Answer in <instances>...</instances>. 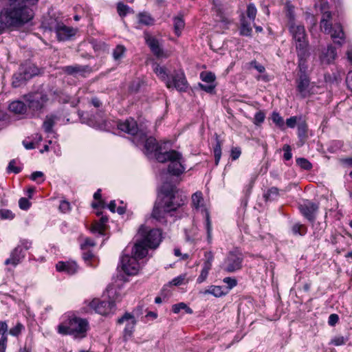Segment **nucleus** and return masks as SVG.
I'll use <instances>...</instances> for the list:
<instances>
[{
  "instance_id": "3c124183",
  "label": "nucleus",
  "mask_w": 352,
  "mask_h": 352,
  "mask_svg": "<svg viewBox=\"0 0 352 352\" xmlns=\"http://www.w3.org/2000/svg\"><path fill=\"white\" fill-rule=\"evenodd\" d=\"M199 87L203 91L209 94H212L214 92L216 85L212 83H210V85H203L201 83H199Z\"/></svg>"
},
{
  "instance_id": "cd10ccee",
  "label": "nucleus",
  "mask_w": 352,
  "mask_h": 352,
  "mask_svg": "<svg viewBox=\"0 0 352 352\" xmlns=\"http://www.w3.org/2000/svg\"><path fill=\"white\" fill-rule=\"evenodd\" d=\"M9 109L15 114H23L27 109L26 105L21 101H13L9 104Z\"/></svg>"
},
{
  "instance_id": "79ce46f5",
  "label": "nucleus",
  "mask_w": 352,
  "mask_h": 352,
  "mask_svg": "<svg viewBox=\"0 0 352 352\" xmlns=\"http://www.w3.org/2000/svg\"><path fill=\"white\" fill-rule=\"evenodd\" d=\"M117 10L120 16H124L131 11V8L123 3L119 2L117 4Z\"/></svg>"
},
{
  "instance_id": "9b49d317",
  "label": "nucleus",
  "mask_w": 352,
  "mask_h": 352,
  "mask_svg": "<svg viewBox=\"0 0 352 352\" xmlns=\"http://www.w3.org/2000/svg\"><path fill=\"white\" fill-rule=\"evenodd\" d=\"M31 247V241L25 239H21L19 244L11 252L10 258L5 261L4 264L16 267L24 259L25 256V251L28 250Z\"/></svg>"
},
{
  "instance_id": "6e6552de",
  "label": "nucleus",
  "mask_w": 352,
  "mask_h": 352,
  "mask_svg": "<svg viewBox=\"0 0 352 352\" xmlns=\"http://www.w3.org/2000/svg\"><path fill=\"white\" fill-rule=\"evenodd\" d=\"M243 260V253L236 248L227 254L221 267L223 271L227 273H234L241 270Z\"/></svg>"
},
{
  "instance_id": "de8ad7c7",
  "label": "nucleus",
  "mask_w": 352,
  "mask_h": 352,
  "mask_svg": "<svg viewBox=\"0 0 352 352\" xmlns=\"http://www.w3.org/2000/svg\"><path fill=\"white\" fill-rule=\"evenodd\" d=\"M16 162L15 160H12L10 162L7 168V170L8 173H14L15 174H17L21 172V168L16 166Z\"/></svg>"
},
{
  "instance_id": "f03ea898",
  "label": "nucleus",
  "mask_w": 352,
  "mask_h": 352,
  "mask_svg": "<svg viewBox=\"0 0 352 352\" xmlns=\"http://www.w3.org/2000/svg\"><path fill=\"white\" fill-rule=\"evenodd\" d=\"M186 198L179 195L176 186L164 183L160 188L157 200L155 201L151 214L152 218L158 221L164 219L167 212L176 210L184 204Z\"/></svg>"
},
{
  "instance_id": "49530a36",
  "label": "nucleus",
  "mask_w": 352,
  "mask_h": 352,
  "mask_svg": "<svg viewBox=\"0 0 352 352\" xmlns=\"http://www.w3.org/2000/svg\"><path fill=\"white\" fill-rule=\"evenodd\" d=\"M272 120L278 126L282 127L284 125L283 118L277 112H273L272 114Z\"/></svg>"
},
{
  "instance_id": "338daca9",
  "label": "nucleus",
  "mask_w": 352,
  "mask_h": 352,
  "mask_svg": "<svg viewBox=\"0 0 352 352\" xmlns=\"http://www.w3.org/2000/svg\"><path fill=\"white\" fill-rule=\"evenodd\" d=\"M8 337H1L0 339V352H6Z\"/></svg>"
},
{
  "instance_id": "1a4fd4ad",
  "label": "nucleus",
  "mask_w": 352,
  "mask_h": 352,
  "mask_svg": "<svg viewBox=\"0 0 352 352\" xmlns=\"http://www.w3.org/2000/svg\"><path fill=\"white\" fill-rule=\"evenodd\" d=\"M289 31L295 41L296 51H300L301 56L305 54V50H308L309 43L304 25L292 23L288 26Z\"/></svg>"
},
{
  "instance_id": "e433bc0d",
  "label": "nucleus",
  "mask_w": 352,
  "mask_h": 352,
  "mask_svg": "<svg viewBox=\"0 0 352 352\" xmlns=\"http://www.w3.org/2000/svg\"><path fill=\"white\" fill-rule=\"evenodd\" d=\"M246 13L249 20L252 22H254L256 16L257 10L253 3H250L248 5Z\"/></svg>"
},
{
  "instance_id": "bf43d9fd",
  "label": "nucleus",
  "mask_w": 352,
  "mask_h": 352,
  "mask_svg": "<svg viewBox=\"0 0 352 352\" xmlns=\"http://www.w3.org/2000/svg\"><path fill=\"white\" fill-rule=\"evenodd\" d=\"M241 154V151L240 148H239V147L232 148L231 150L230 157L232 160H236L240 157Z\"/></svg>"
},
{
  "instance_id": "58836bf2",
  "label": "nucleus",
  "mask_w": 352,
  "mask_h": 352,
  "mask_svg": "<svg viewBox=\"0 0 352 352\" xmlns=\"http://www.w3.org/2000/svg\"><path fill=\"white\" fill-rule=\"evenodd\" d=\"M203 201L202 193L201 192H196L192 195V204L195 208H199L200 204Z\"/></svg>"
},
{
  "instance_id": "412c9836",
  "label": "nucleus",
  "mask_w": 352,
  "mask_h": 352,
  "mask_svg": "<svg viewBox=\"0 0 352 352\" xmlns=\"http://www.w3.org/2000/svg\"><path fill=\"white\" fill-rule=\"evenodd\" d=\"M336 49L332 45H328L327 49L322 50L321 54L320 55V60L322 64H331L336 60Z\"/></svg>"
},
{
  "instance_id": "c03bdc74",
  "label": "nucleus",
  "mask_w": 352,
  "mask_h": 352,
  "mask_svg": "<svg viewBox=\"0 0 352 352\" xmlns=\"http://www.w3.org/2000/svg\"><path fill=\"white\" fill-rule=\"evenodd\" d=\"M214 155L215 160V164H218L221 156V143L218 138H217V144L215 147L214 148Z\"/></svg>"
},
{
  "instance_id": "7c9ffc66",
  "label": "nucleus",
  "mask_w": 352,
  "mask_h": 352,
  "mask_svg": "<svg viewBox=\"0 0 352 352\" xmlns=\"http://www.w3.org/2000/svg\"><path fill=\"white\" fill-rule=\"evenodd\" d=\"M204 294H210L215 297H221L226 295V292L223 291V288L221 286L211 285L208 289L203 292Z\"/></svg>"
},
{
  "instance_id": "4468645a",
  "label": "nucleus",
  "mask_w": 352,
  "mask_h": 352,
  "mask_svg": "<svg viewBox=\"0 0 352 352\" xmlns=\"http://www.w3.org/2000/svg\"><path fill=\"white\" fill-rule=\"evenodd\" d=\"M89 306L96 313L103 316L113 313L116 310V305L113 301L94 299L90 302Z\"/></svg>"
},
{
  "instance_id": "a18cd8bd",
  "label": "nucleus",
  "mask_w": 352,
  "mask_h": 352,
  "mask_svg": "<svg viewBox=\"0 0 352 352\" xmlns=\"http://www.w3.org/2000/svg\"><path fill=\"white\" fill-rule=\"evenodd\" d=\"M265 118V113L262 111H259L255 113L253 122L256 125H260L261 123L264 122Z\"/></svg>"
},
{
  "instance_id": "680f3d73",
  "label": "nucleus",
  "mask_w": 352,
  "mask_h": 352,
  "mask_svg": "<svg viewBox=\"0 0 352 352\" xmlns=\"http://www.w3.org/2000/svg\"><path fill=\"white\" fill-rule=\"evenodd\" d=\"M184 307H186V304H185L184 302H179L173 305L172 311L175 314H178L180 311V310L184 309Z\"/></svg>"
},
{
  "instance_id": "39448f33",
  "label": "nucleus",
  "mask_w": 352,
  "mask_h": 352,
  "mask_svg": "<svg viewBox=\"0 0 352 352\" xmlns=\"http://www.w3.org/2000/svg\"><path fill=\"white\" fill-rule=\"evenodd\" d=\"M154 72L157 76L165 82L167 88H175L180 92L186 91L188 87V83L182 71L174 70L170 75H168L165 67L157 65L155 67Z\"/></svg>"
},
{
  "instance_id": "b1692460",
  "label": "nucleus",
  "mask_w": 352,
  "mask_h": 352,
  "mask_svg": "<svg viewBox=\"0 0 352 352\" xmlns=\"http://www.w3.org/2000/svg\"><path fill=\"white\" fill-rule=\"evenodd\" d=\"M58 120V117L55 114L47 115L43 123L44 131L47 133H54L53 127Z\"/></svg>"
},
{
  "instance_id": "0e129e2a",
  "label": "nucleus",
  "mask_w": 352,
  "mask_h": 352,
  "mask_svg": "<svg viewBox=\"0 0 352 352\" xmlns=\"http://www.w3.org/2000/svg\"><path fill=\"white\" fill-rule=\"evenodd\" d=\"M297 120L298 118L296 116H292L286 120V124L289 128H294L296 124Z\"/></svg>"
},
{
  "instance_id": "f704fd0d",
  "label": "nucleus",
  "mask_w": 352,
  "mask_h": 352,
  "mask_svg": "<svg viewBox=\"0 0 352 352\" xmlns=\"http://www.w3.org/2000/svg\"><path fill=\"white\" fill-rule=\"evenodd\" d=\"M292 232L294 235L304 236L307 232V228L303 224L296 223L292 226Z\"/></svg>"
},
{
  "instance_id": "13d9d810",
  "label": "nucleus",
  "mask_w": 352,
  "mask_h": 352,
  "mask_svg": "<svg viewBox=\"0 0 352 352\" xmlns=\"http://www.w3.org/2000/svg\"><path fill=\"white\" fill-rule=\"evenodd\" d=\"M59 210L62 212H67L70 210V204L67 201L63 200L59 205Z\"/></svg>"
},
{
  "instance_id": "2f4dec72",
  "label": "nucleus",
  "mask_w": 352,
  "mask_h": 352,
  "mask_svg": "<svg viewBox=\"0 0 352 352\" xmlns=\"http://www.w3.org/2000/svg\"><path fill=\"white\" fill-rule=\"evenodd\" d=\"M285 14L288 19V26H289V25L295 23L294 6H292L290 3L287 2L285 5Z\"/></svg>"
},
{
  "instance_id": "0eeeda50",
  "label": "nucleus",
  "mask_w": 352,
  "mask_h": 352,
  "mask_svg": "<svg viewBox=\"0 0 352 352\" xmlns=\"http://www.w3.org/2000/svg\"><path fill=\"white\" fill-rule=\"evenodd\" d=\"M88 322L86 319L73 317L65 323L58 326V332L63 335H72L76 339H82L87 335Z\"/></svg>"
},
{
  "instance_id": "2eb2a0df",
  "label": "nucleus",
  "mask_w": 352,
  "mask_h": 352,
  "mask_svg": "<svg viewBox=\"0 0 352 352\" xmlns=\"http://www.w3.org/2000/svg\"><path fill=\"white\" fill-rule=\"evenodd\" d=\"M299 210L301 214L313 223V227H314L315 225L314 223L318 210V205L312 201L306 200L299 205Z\"/></svg>"
},
{
  "instance_id": "603ef678",
  "label": "nucleus",
  "mask_w": 352,
  "mask_h": 352,
  "mask_svg": "<svg viewBox=\"0 0 352 352\" xmlns=\"http://www.w3.org/2000/svg\"><path fill=\"white\" fill-rule=\"evenodd\" d=\"M30 202L28 201V199L25 198V197H21L19 200V208L22 210H28L30 207Z\"/></svg>"
},
{
  "instance_id": "ddd939ff",
  "label": "nucleus",
  "mask_w": 352,
  "mask_h": 352,
  "mask_svg": "<svg viewBox=\"0 0 352 352\" xmlns=\"http://www.w3.org/2000/svg\"><path fill=\"white\" fill-rule=\"evenodd\" d=\"M25 98L29 109L33 112L40 111L48 100L47 96L41 92L29 94Z\"/></svg>"
},
{
  "instance_id": "864d4df0",
  "label": "nucleus",
  "mask_w": 352,
  "mask_h": 352,
  "mask_svg": "<svg viewBox=\"0 0 352 352\" xmlns=\"http://www.w3.org/2000/svg\"><path fill=\"white\" fill-rule=\"evenodd\" d=\"M283 149L284 151V155H283L284 159L287 161L291 160L292 157V149H291L290 146L288 144H285V145H284Z\"/></svg>"
},
{
  "instance_id": "e2e57ef3",
  "label": "nucleus",
  "mask_w": 352,
  "mask_h": 352,
  "mask_svg": "<svg viewBox=\"0 0 352 352\" xmlns=\"http://www.w3.org/2000/svg\"><path fill=\"white\" fill-rule=\"evenodd\" d=\"M339 320V317L336 314H332L329 316L328 324L333 327Z\"/></svg>"
},
{
  "instance_id": "a878e982",
  "label": "nucleus",
  "mask_w": 352,
  "mask_h": 352,
  "mask_svg": "<svg viewBox=\"0 0 352 352\" xmlns=\"http://www.w3.org/2000/svg\"><path fill=\"white\" fill-rule=\"evenodd\" d=\"M89 66L85 65H69L65 66L63 68V71L69 75H75L77 74H82L89 70Z\"/></svg>"
},
{
  "instance_id": "f257e3e1",
  "label": "nucleus",
  "mask_w": 352,
  "mask_h": 352,
  "mask_svg": "<svg viewBox=\"0 0 352 352\" xmlns=\"http://www.w3.org/2000/svg\"><path fill=\"white\" fill-rule=\"evenodd\" d=\"M148 131L144 139L139 138L135 144H144V153L146 155L154 154L157 162L160 163L169 162L168 166V173L174 176H179L186 170L184 164V160L181 153L175 150L162 151V145L156 141L153 137H147Z\"/></svg>"
},
{
  "instance_id": "6e6d98bb",
  "label": "nucleus",
  "mask_w": 352,
  "mask_h": 352,
  "mask_svg": "<svg viewBox=\"0 0 352 352\" xmlns=\"http://www.w3.org/2000/svg\"><path fill=\"white\" fill-rule=\"evenodd\" d=\"M346 342V339L344 338L343 336H338L332 339L331 341V344L335 346H340L344 344Z\"/></svg>"
},
{
  "instance_id": "9d476101",
  "label": "nucleus",
  "mask_w": 352,
  "mask_h": 352,
  "mask_svg": "<svg viewBox=\"0 0 352 352\" xmlns=\"http://www.w3.org/2000/svg\"><path fill=\"white\" fill-rule=\"evenodd\" d=\"M144 257L145 256H138L135 252V246H133L131 250V256L124 254L122 256L120 267L126 275H135L138 274L140 267L138 260Z\"/></svg>"
},
{
  "instance_id": "c85d7f7f",
  "label": "nucleus",
  "mask_w": 352,
  "mask_h": 352,
  "mask_svg": "<svg viewBox=\"0 0 352 352\" xmlns=\"http://www.w3.org/2000/svg\"><path fill=\"white\" fill-rule=\"evenodd\" d=\"M298 58V68L300 74H307V65L306 64V58L309 56L308 50H305V54L301 56L300 51L297 52Z\"/></svg>"
},
{
  "instance_id": "6ab92c4d",
  "label": "nucleus",
  "mask_w": 352,
  "mask_h": 352,
  "mask_svg": "<svg viewBox=\"0 0 352 352\" xmlns=\"http://www.w3.org/2000/svg\"><path fill=\"white\" fill-rule=\"evenodd\" d=\"M206 261L204 263L203 268L201 271V274L197 279L198 283H201L206 280L208 277L209 271L212 267V263L214 260V255L212 252H208L205 253Z\"/></svg>"
},
{
  "instance_id": "ea45409f",
  "label": "nucleus",
  "mask_w": 352,
  "mask_h": 352,
  "mask_svg": "<svg viewBox=\"0 0 352 352\" xmlns=\"http://www.w3.org/2000/svg\"><path fill=\"white\" fill-rule=\"evenodd\" d=\"M296 164L298 165L301 168L309 170L311 169L312 165L304 157H299L296 159Z\"/></svg>"
},
{
  "instance_id": "37998d69",
  "label": "nucleus",
  "mask_w": 352,
  "mask_h": 352,
  "mask_svg": "<svg viewBox=\"0 0 352 352\" xmlns=\"http://www.w3.org/2000/svg\"><path fill=\"white\" fill-rule=\"evenodd\" d=\"M206 228L207 231V239L208 243H211L212 241V225L210 219L209 214H206Z\"/></svg>"
},
{
  "instance_id": "5701e85b",
  "label": "nucleus",
  "mask_w": 352,
  "mask_h": 352,
  "mask_svg": "<svg viewBox=\"0 0 352 352\" xmlns=\"http://www.w3.org/2000/svg\"><path fill=\"white\" fill-rule=\"evenodd\" d=\"M251 22L249 21L245 16L244 14H241L240 16V27H239V34L243 36H252V28L251 26Z\"/></svg>"
},
{
  "instance_id": "7ed1b4c3",
  "label": "nucleus",
  "mask_w": 352,
  "mask_h": 352,
  "mask_svg": "<svg viewBox=\"0 0 352 352\" xmlns=\"http://www.w3.org/2000/svg\"><path fill=\"white\" fill-rule=\"evenodd\" d=\"M38 0H10L1 11L0 16L8 28H19L28 23L34 16L30 6Z\"/></svg>"
},
{
  "instance_id": "69168bd1",
  "label": "nucleus",
  "mask_w": 352,
  "mask_h": 352,
  "mask_svg": "<svg viewBox=\"0 0 352 352\" xmlns=\"http://www.w3.org/2000/svg\"><path fill=\"white\" fill-rule=\"evenodd\" d=\"M307 126L305 124H301L298 126V134L300 138H303L306 135Z\"/></svg>"
},
{
  "instance_id": "774afa93",
  "label": "nucleus",
  "mask_w": 352,
  "mask_h": 352,
  "mask_svg": "<svg viewBox=\"0 0 352 352\" xmlns=\"http://www.w3.org/2000/svg\"><path fill=\"white\" fill-rule=\"evenodd\" d=\"M346 83L349 89L352 91V71L348 73L346 78Z\"/></svg>"
},
{
  "instance_id": "8fccbe9b",
  "label": "nucleus",
  "mask_w": 352,
  "mask_h": 352,
  "mask_svg": "<svg viewBox=\"0 0 352 352\" xmlns=\"http://www.w3.org/2000/svg\"><path fill=\"white\" fill-rule=\"evenodd\" d=\"M14 217V214L12 212V211L7 209L0 210V218L1 219H12Z\"/></svg>"
},
{
  "instance_id": "4c0bfd02",
  "label": "nucleus",
  "mask_w": 352,
  "mask_h": 352,
  "mask_svg": "<svg viewBox=\"0 0 352 352\" xmlns=\"http://www.w3.org/2000/svg\"><path fill=\"white\" fill-rule=\"evenodd\" d=\"M200 78L204 82L213 84L216 77L215 75L210 72H203L200 74Z\"/></svg>"
},
{
  "instance_id": "c9c22d12",
  "label": "nucleus",
  "mask_w": 352,
  "mask_h": 352,
  "mask_svg": "<svg viewBox=\"0 0 352 352\" xmlns=\"http://www.w3.org/2000/svg\"><path fill=\"white\" fill-rule=\"evenodd\" d=\"M126 48L124 45H118L113 51V57L115 60H120L124 55Z\"/></svg>"
},
{
  "instance_id": "a211bd4d",
  "label": "nucleus",
  "mask_w": 352,
  "mask_h": 352,
  "mask_svg": "<svg viewBox=\"0 0 352 352\" xmlns=\"http://www.w3.org/2000/svg\"><path fill=\"white\" fill-rule=\"evenodd\" d=\"M310 80L307 74H302L299 76L297 80L296 89L300 94V97L305 98L310 94Z\"/></svg>"
},
{
  "instance_id": "473e14b6",
  "label": "nucleus",
  "mask_w": 352,
  "mask_h": 352,
  "mask_svg": "<svg viewBox=\"0 0 352 352\" xmlns=\"http://www.w3.org/2000/svg\"><path fill=\"white\" fill-rule=\"evenodd\" d=\"M278 195V189L276 187H272L263 194V197L266 201H271L276 199Z\"/></svg>"
},
{
  "instance_id": "a19ab883",
  "label": "nucleus",
  "mask_w": 352,
  "mask_h": 352,
  "mask_svg": "<svg viewBox=\"0 0 352 352\" xmlns=\"http://www.w3.org/2000/svg\"><path fill=\"white\" fill-rule=\"evenodd\" d=\"M19 72L21 74H31V78L36 74L37 69L32 67L30 65H22L20 69Z\"/></svg>"
},
{
  "instance_id": "052dcab7",
  "label": "nucleus",
  "mask_w": 352,
  "mask_h": 352,
  "mask_svg": "<svg viewBox=\"0 0 352 352\" xmlns=\"http://www.w3.org/2000/svg\"><path fill=\"white\" fill-rule=\"evenodd\" d=\"M8 329V326L6 322L1 321L0 322V334H1V337H8L7 331Z\"/></svg>"
},
{
  "instance_id": "4be33fe9",
  "label": "nucleus",
  "mask_w": 352,
  "mask_h": 352,
  "mask_svg": "<svg viewBox=\"0 0 352 352\" xmlns=\"http://www.w3.org/2000/svg\"><path fill=\"white\" fill-rule=\"evenodd\" d=\"M56 268L58 272H64L69 275H72L77 272L78 265L74 261H59L56 265Z\"/></svg>"
},
{
  "instance_id": "f8f14e48",
  "label": "nucleus",
  "mask_w": 352,
  "mask_h": 352,
  "mask_svg": "<svg viewBox=\"0 0 352 352\" xmlns=\"http://www.w3.org/2000/svg\"><path fill=\"white\" fill-rule=\"evenodd\" d=\"M118 128L120 131L133 135V142L134 143L139 138L141 139H144L146 133V129L144 128L139 127L137 122L131 118H128L123 122H120L118 124Z\"/></svg>"
},
{
  "instance_id": "4d7b16f0",
  "label": "nucleus",
  "mask_w": 352,
  "mask_h": 352,
  "mask_svg": "<svg viewBox=\"0 0 352 352\" xmlns=\"http://www.w3.org/2000/svg\"><path fill=\"white\" fill-rule=\"evenodd\" d=\"M38 178L41 179V182H38V183H41L44 181V174L41 171H35L33 172L30 176V179L32 181H36Z\"/></svg>"
},
{
  "instance_id": "393cba45",
  "label": "nucleus",
  "mask_w": 352,
  "mask_h": 352,
  "mask_svg": "<svg viewBox=\"0 0 352 352\" xmlns=\"http://www.w3.org/2000/svg\"><path fill=\"white\" fill-rule=\"evenodd\" d=\"M108 222L107 217L102 216L99 221L95 222L91 228V232L94 233H98L100 235H104V231L107 228V223Z\"/></svg>"
},
{
  "instance_id": "20e7f679",
  "label": "nucleus",
  "mask_w": 352,
  "mask_h": 352,
  "mask_svg": "<svg viewBox=\"0 0 352 352\" xmlns=\"http://www.w3.org/2000/svg\"><path fill=\"white\" fill-rule=\"evenodd\" d=\"M162 241V232L159 229L150 228L142 225L138 232L135 252L138 256H146L148 249H155Z\"/></svg>"
},
{
  "instance_id": "bb28decb",
  "label": "nucleus",
  "mask_w": 352,
  "mask_h": 352,
  "mask_svg": "<svg viewBox=\"0 0 352 352\" xmlns=\"http://www.w3.org/2000/svg\"><path fill=\"white\" fill-rule=\"evenodd\" d=\"M31 78V74H21L19 71L13 76L12 85L14 87H19Z\"/></svg>"
},
{
  "instance_id": "f3484780",
  "label": "nucleus",
  "mask_w": 352,
  "mask_h": 352,
  "mask_svg": "<svg viewBox=\"0 0 352 352\" xmlns=\"http://www.w3.org/2000/svg\"><path fill=\"white\" fill-rule=\"evenodd\" d=\"M55 30L58 40L60 41H65L70 39L76 34L77 32L76 29L68 27L63 23L57 24Z\"/></svg>"
},
{
  "instance_id": "aec40b11",
  "label": "nucleus",
  "mask_w": 352,
  "mask_h": 352,
  "mask_svg": "<svg viewBox=\"0 0 352 352\" xmlns=\"http://www.w3.org/2000/svg\"><path fill=\"white\" fill-rule=\"evenodd\" d=\"M144 38L146 43L150 47L153 54L158 58L163 57L164 51L162 48L160 41L156 38L149 34H146Z\"/></svg>"
},
{
  "instance_id": "09e8293b",
  "label": "nucleus",
  "mask_w": 352,
  "mask_h": 352,
  "mask_svg": "<svg viewBox=\"0 0 352 352\" xmlns=\"http://www.w3.org/2000/svg\"><path fill=\"white\" fill-rule=\"evenodd\" d=\"M24 329V327L21 323H17L16 325L11 328L9 331V333L12 336H18Z\"/></svg>"
},
{
  "instance_id": "c756f323",
  "label": "nucleus",
  "mask_w": 352,
  "mask_h": 352,
  "mask_svg": "<svg viewBox=\"0 0 352 352\" xmlns=\"http://www.w3.org/2000/svg\"><path fill=\"white\" fill-rule=\"evenodd\" d=\"M173 25L175 33L179 36L185 25L183 17L182 16H175L173 18Z\"/></svg>"
},
{
  "instance_id": "5fc2aeb1",
  "label": "nucleus",
  "mask_w": 352,
  "mask_h": 352,
  "mask_svg": "<svg viewBox=\"0 0 352 352\" xmlns=\"http://www.w3.org/2000/svg\"><path fill=\"white\" fill-rule=\"evenodd\" d=\"M223 281L228 285V287L230 289L234 287L237 284L236 278L232 277H226L223 278Z\"/></svg>"
},
{
  "instance_id": "dca6fc26",
  "label": "nucleus",
  "mask_w": 352,
  "mask_h": 352,
  "mask_svg": "<svg viewBox=\"0 0 352 352\" xmlns=\"http://www.w3.org/2000/svg\"><path fill=\"white\" fill-rule=\"evenodd\" d=\"M124 322H126V327L124 330V339H127L133 334L136 320L132 314L126 313L122 317L118 320V324H123Z\"/></svg>"
},
{
  "instance_id": "423d86ee",
  "label": "nucleus",
  "mask_w": 352,
  "mask_h": 352,
  "mask_svg": "<svg viewBox=\"0 0 352 352\" xmlns=\"http://www.w3.org/2000/svg\"><path fill=\"white\" fill-rule=\"evenodd\" d=\"M320 30L327 34H330L334 43L341 46L345 38L342 25L337 22L331 12H322L320 21Z\"/></svg>"
},
{
  "instance_id": "72a5a7b5",
  "label": "nucleus",
  "mask_w": 352,
  "mask_h": 352,
  "mask_svg": "<svg viewBox=\"0 0 352 352\" xmlns=\"http://www.w3.org/2000/svg\"><path fill=\"white\" fill-rule=\"evenodd\" d=\"M138 22L144 25H152L154 19L146 12H141L138 14Z\"/></svg>"
}]
</instances>
